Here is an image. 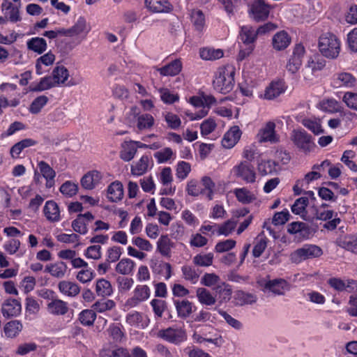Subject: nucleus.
<instances>
[{
    "label": "nucleus",
    "instance_id": "1",
    "mask_svg": "<svg viewBox=\"0 0 357 357\" xmlns=\"http://www.w3.org/2000/svg\"><path fill=\"white\" fill-rule=\"evenodd\" d=\"M235 70L232 66H225L218 68L213 82L214 89L222 94L232 91L234 86Z\"/></svg>",
    "mask_w": 357,
    "mask_h": 357
},
{
    "label": "nucleus",
    "instance_id": "2",
    "mask_svg": "<svg viewBox=\"0 0 357 357\" xmlns=\"http://www.w3.org/2000/svg\"><path fill=\"white\" fill-rule=\"evenodd\" d=\"M318 47L324 56L335 59L340 54V42L335 35L327 32L319 37Z\"/></svg>",
    "mask_w": 357,
    "mask_h": 357
},
{
    "label": "nucleus",
    "instance_id": "3",
    "mask_svg": "<svg viewBox=\"0 0 357 357\" xmlns=\"http://www.w3.org/2000/svg\"><path fill=\"white\" fill-rule=\"evenodd\" d=\"M322 254L323 251L319 246L305 244L291 253L290 260L292 263L299 264L307 259L319 257Z\"/></svg>",
    "mask_w": 357,
    "mask_h": 357
},
{
    "label": "nucleus",
    "instance_id": "4",
    "mask_svg": "<svg viewBox=\"0 0 357 357\" xmlns=\"http://www.w3.org/2000/svg\"><path fill=\"white\" fill-rule=\"evenodd\" d=\"M232 172L236 178L245 183H253L256 181L257 174L255 167L248 161H241L235 165L232 169Z\"/></svg>",
    "mask_w": 357,
    "mask_h": 357
},
{
    "label": "nucleus",
    "instance_id": "5",
    "mask_svg": "<svg viewBox=\"0 0 357 357\" xmlns=\"http://www.w3.org/2000/svg\"><path fill=\"white\" fill-rule=\"evenodd\" d=\"M158 337L169 343L179 344L186 340V333L185 330L181 327H169L160 330Z\"/></svg>",
    "mask_w": 357,
    "mask_h": 357
},
{
    "label": "nucleus",
    "instance_id": "6",
    "mask_svg": "<svg viewBox=\"0 0 357 357\" xmlns=\"http://www.w3.org/2000/svg\"><path fill=\"white\" fill-rule=\"evenodd\" d=\"M291 139L297 148L305 153L310 152L314 146L311 135L304 130H294L291 134Z\"/></svg>",
    "mask_w": 357,
    "mask_h": 357
},
{
    "label": "nucleus",
    "instance_id": "7",
    "mask_svg": "<svg viewBox=\"0 0 357 357\" xmlns=\"http://www.w3.org/2000/svg\"><path fill=\"white\" fill-rule=\"evenodd\" d=\"M259 142L276 144L280 142V136L275 132V123L268 121L259 130L257 135Z\"/></svg>",
    "mask_w": 357,
    "mask_h": 357
},
{
    "label": "nucleus",
    "instance_id": "8",
    "mask_svg": "<svg viewBox=\"0 0 357 357\" xmlns=\"http://www.w3.org/2000/svg\"><path fill=\"white\" fill-rule=\"evenodd\" d=\"M328 285L334 290L342 292L354 293L357 291V281L353 279L343 280L340 278H331L327 281Z\"/></svg>",
    "mask_w": 357,
    "mask_h": 357
},
{
    "label": "nucleus",
    "instance_id": "9",
    "mask_svg": "<svg viewBox=\"0 0 357 357\" xmlns=\"http://www.w3.org/2000/svg\"><path fill=\"white\" fill-rule=\"evenodd\" d=\"M20 0H3L1 9L6 18L11 22H17L21 20L20 8Z\"/></svg>",
    "mask_w": 357,
    "mask_h": 357
},
{
    "label": "nucleus",
    "instance_id": "10",
    "mask_svg": "<svg viewBox=\"0 0 357 357\" xmlns=\"http://www.w3.org/2000/svg\"><path fill=\"white\" fill-rule=\"evenodd\" d=\"M270 13V6L264 0H255L249 10L250 17L256 22L266 20Z\"/></svg>",
    "mask_w": 357,
    "mask_h": 357
},
{
    "label": "nucleus",
    "instance_id": "11",
    "mask_svg": "<svg viewBox=\"0 0 357 357\" xmlns=\"http://www.w3.org/2000/svg\"><path fill=\"white\" fill-rule=\"evenodd\" d=\"M151 291L147 285H137L133 291V295L126 302V306L134 307L150 296Z\"/></svg>",
    "mask_w": 357,
    "mask_h": 357
},
{
    "label": "nucleus",
    "instance_id": "12",
    "mask_svg": "<svg viewBox=\"0 0 357 357\" xmlns=\"http://www.w3.org/2000/svg\"><path fill=\"white\" fill-rule=\"evenodd\" d=\"M305 53V48L301 44L296 45L293 54L289 59L286 68L291 74L298 72L302 65V58Z\"/></svg>",
    "mask_w": 357,
    "mask_h": 357
},
{
    "label": "nucleus",
    "instance_id": "13",
    "mask_svg": "<svg viewBox=\"0 0 357 357\" xmlns=\"http://www.w3.org/2000/svg\"><path fill=\"white\" fill-rule=\"evenodd\" d=\"M261 285L264 287V291H268L275 295H284L285 291L289 289L288 282L282 278L265 281Z\"/></svg>",
    "mask_w": 357,
    "mask_h": 357
},
{
    "label": "nucleus",
    "instance_id": "14",
    "mask_svg": "<svg viewBox=\"0 0 357 357\" xmlns=\"http://www.w3.org/2000/svg\"><path fill=\"white\" fill-rule=\"evenodd\" d=\"M144 3L151 12L155 13H169L173 10L169 0H144Z\"/></svg>",
    "mask_w": 357,
    "mask_h": 357
},
{
    "label": "nucleus",
    "instance_id": "15",
    "mask_svg": "<svg viewBox=\"0 0 357 357\" xmlns=\"http://www.w3.org/2000/svg\"><path fill=\"white\" fill-rule=\"evenodd\" d=\"M174 305L178 317L183 319L188 318L196 308L194 304L188 299L174 300Z\"/></svg>",
    "mask_w": 357,
    "mask_h": 357
},
{
    "label": "nucleus",
    "instance_id": "16",
    "mask_svg": "<svg viewBox=\"0 0 357 357\" xmlns=\"http://www.w3.org/2000/svg\"><path fill=\"white\" fill-rule=\"evenodd\" d=\"M287 89L285 82L282 80L273 81L266 88L264 97L267 100H273L284 93Z\"/></svg>",
    "mask_w": 357,
    "mask_h": 357
},
{
    "label": "nucleus",
    "instance_id": "17",
    "mask_svg": "<svg viewBox=\"0 0 357 357\" xmlns=\"http://www.w3.org/2000/svg\"><path fill=\"white\" fill-rule=\"evenodd\" d=\"M337 246L357 255V234L345 235L337 238Z\"/></svg>",
    "mask_w": 357,
    "mask_h": 357
},
{
    "label": "nucleus",
    "instance_id": "18",
    "mask_svg": "<svg viewBox=\"0 0 357 357\" xmlns=\"http://www.w3.org/2000/svg\"><path fill=\"white\" fill-rule=\"evenodd\" d=\"M21 304L16 299H8L2 305L1 311L6 317H16L21 312Z\"/></svg>",
    "mask_w": 357,
    "mask_h": 357
},
{
    "label": "nucleus",
    "instance_id": "19",
    "mask_svg": "<svg viewBox=\"0 0 357 357\" xmlns=\"http://www.w3.org/2000/svg\"><path fill=\"white\" fill-rule=\"evenodd\" d=\"M93 220L94 216L90 212L79 214L77 218L72 222V227L75 231L80 234H86L88 229L84 225V221H93Z\"/></svg>",
    "mask_w": 357,
    "mask_h": 357
},
{
    "label": "nucleus",
    "instance_id": "20",
    "mask_svg": "<svg viewBox=\"0 0 357 357\" xmlns=\"http://www.w3.org/2000/svg\"><path fill=\"white\" fill-rule=\"evenodd\" d=\"M101 178L102 176L99 172L91 171L82 176L81 185L84 189L92 190L99 184Z\"/></svg>",
    "mask_w": 357,
    "mask_h": 357
},
{
    "label": "nucleus",
    "instance_id": "21",
    "mask_svg": "<svg viewBox=\"0 0 357 357\" xmlns=\"http://www.w3.org/2000/svg\"><path fill=\"white\" fill-rule=\"evenodd\" d=\"M150 266L153 273L164 276L165 280L172 276V266L167 262L151 260Z\"/></svg>",
    "mask_w": 357,
    "mask_h": 357
},
{
    "label": "nucleus",
    "instance_id": "22",
    "mask_svg": "<svg viewBox=\"0 0 357 357\" xmlns=\"http://www.w3.org/2000/svg\"><path fill=\"white\" fill-rule=\"evenodd\" d=\"M241 132L238 126H233L224 135L222 146L227 149L232 148L239 140Z\"/></svg>",
    "mask_w": 357,
    "mask_h": 357
},
{
    "label": "nucleus",
    "instance_id": "23",
    "mask_svg": "<svg viewBox=\"0 0 357 357\" xmlns=\"http://www.w3.org/2000/svg\"><path fill=\"white\" fill-rule=\"evenodd\" d=\"M38 165L42 176L46 180V188H52L55 183L56 172L45 161H40Z\"/></svg>",
    "mask_w": 357,
    "mask_h": 357
},
{
    "label": "nucleus",
    "instance_id": "24",
    "mask_svg": "<svg viewBox=\"0 0 357 357\" xmlns=\"http://www.w3.org/2000/svg\"><path fill=\"white\" fill-rule=\"evenodd\" d=\"M257 29H255L250 25L241 26L240 32V38L245 45H254L258 36Z\"/></svg>",
    "mask_w": 357,
    "mask_h": 357
},
{
    "label": "nucleus",
    "instance_id": "25",
    "mask_svg": "<svg viewBox=\"0 0 357 357\" xmlns=\"http://www.w3.org/2000/svg\"><path fill=\"white\" fill-rule=\"evenodd\" d=\"M47 309L49 313L59 316L68 312V306L66 302L55 298L47 305Z\"/></svg>",
    "mask_w": 357,
    "mask_h": 357
},
{
    "label": "nucleus",
    "instance_id": "26",
    "mask_svg": "<svg viewBox=\"0 0 357 357\" xmlns=\"http://www.w3.org/2000/svg\"><path fill=\"white\" fill-rule=\"evenodd\" d=\"M58 288L59 291L69 297H75L80 292V287L75 282L62 280L59 282Z\"/></svg>",
    "mask_w": 357,
    "mask_h": 357
},
{
    "label": "nucleus",
    "instance_id": "27",
    "mask_svg": "<svg viewBox=\"0 0 357 357\" xmlns=\"http://www.w3.org/2000/svg\"><path fill=\"white\" fill-rule=\"evenodd\" d=\"M181 69L182 63L179 59H175L162 68H156L162 76H175L181 71Z\"/></svg>",
    "mask_w": 357,
    "mask_h": 357
},
{
    "label": "nucleus",
    "instance_id": "28",
    "mask_svg": "<svg viewBox=\"0 0 357 357\" xmlns=\"http://www.w3.org/2000/svg\"><path fill=\"white\" fill-rule=\"evenodd\" d=\"M47 219L51 222H57L60 220V211L57 204L52 200L47 201L43 208Z\"/></svg>",
    "mask_w": 357,
    "mask_h": 357
},
{
    "label": "nucleus",
    "instance_id": "29",
    "mask_svg": "<svg viewBox=\"0 0 357 357\" xmlns=\"http://www.w3.org/2000/svg\"><path fill=\"white\" fill-rule=\"evenodd\" d=\"M67 265L63 261L50 264L45 266V271L50 273L52 277L62 278L67 271Z\"/></svg>",
    "mask_w": 357,
    "mask_h": 357
},
{
    "label": "nucleus",
    "instance_id": "30",
    "mask_svg": "<svg viewBox=\"0 0 357 357\" xmlns=\"http://www.w3.org/2000/svg\"><path fill=\"white\" fill-rule=\"evenodd\" d=\"M123 197V185L119 181L112 183L107 188V198L113 202L121 200Z\"/></svg>",
    "mask_w": 357,
    "mask_h": 357
},
{
    "label": "nucleus",
    "instance_id": "31",
    "mask_svg": "<svg viewBox=\"0 0 357 357\" xmlns=\"http://www.w3.org/2000/svg\"><path fill=\"white\" fill-rule=\"evenodd\" d=\"M196 296L199 303L203 305L211 306L217 301L215 296H213L208 289L204 287L197 289Z\"/></svg>",
    "mask_w": 357,
    "mask_h": 357
},
{
    "label": "nucleus",
    "instance_id": "32",
    "mask_svg": "<svg viewBox=\"0 0 357 357\" xmlns=\"http://www.w3.org/2000/svg\"><path fill=\"white\" fill-rule=\"evenodd\" d=\"M291 41L287 32L282 31L274 35L272 40L273 47L276 50H282L288 47Z\"/></svg>",
    "mask_w": 357,
    "mask_h": 357
},
{
    "label": "nucleus",
    "instance_id": "33",
    "mask_svg": "<svg viewBox=\"0 0 357 357\" xmlns=\"http://www.w3.org/2000/svg\"><path fill=\"white\" fill-rule=\"evenodd\" d=\"M149 157L143 155L137 162H134L131 166V174L134 176H142L145 174L149 168Z\"/></svg>",
    "mask_w": 357,
    "mask_h": 357
},
{
    "label": "nucleus",
    "instance_id": "34",
    "mask_svg": "<svg viewBox=\"0 0 357 357\" xmlns=\"http://www.w3.org/2000/svg\"><path fill=\"white\" fill-rule=\"evenodd\" d=\"M234 299L237 305L243 306L255 303L257 296L255 294L240 290L236 292Z\"/></svg>",
    "mask_w": 357,
    "mask_h": 357
},
{
    "label": "nucleus",
    "instance_id": "35",
    "mask_svg": "<svg viewBox=\"0 0 357 357\" xmlns=\"http://www.w3.org/2000/svg\"><path fill=\"white\" fill-rule=\"evenodd\" d=\"M38 144V142L31 139L26 138L22 139L17 143L15 144L10 149V155L12 158H17L21 152L26 148H29L35 146Z\"/></svg>",
    "mask_w": 357,
    "mask_h": 357
},
{
    "label": "nucleus",
    "instance_id": "36",
    "mask_svg": "<svg viewBox=\"0 0 357 357\" xmlns=\"http://www.w3.org/2000/svg\"><path fill=\"white\" fill-rule=\"evenodd\" d=\"M335 83L340 87L351 88L356 85V77L349 73H340L336 74Z\"/></svg>",
    "mask_w": 357,
    "mask_h": 357
},
{
    "label": "nucleus",
    "instance_id": "37",
    "mask_svg": "<svg viewBox=\"0 0 357 357\" xmlns=\"http://www.w3.org/2000/svg\"><path fill=\"white\" fill-rule=\"evenodd\" d=\"M22 328V324L20 321H10L6 323L3 327L5 336L8 338H14L20 334Z\"/></svg>",
    "mask_w": 357,
    "mask_h": 357
},
{
    "label": "nucleus",
    "instance_id": "38",
    "mask_svg": "<svg viewBox=\"0 0 357 357\" xmlns=\"http://www.w3.org/2000/svg\"><path fill=\"white\" fill-rule=\"evenodd\" d=\"M27 48L39 54L47 50V43L43 38L35 37L29 40L26 43Z\"/></svg>",
    "mask_w": 357,
    "mask_h": 357
},
{
    "label": "nucleus",
    "instance_id": "39",
    "mask_svg": "<svg viewBox=\"0 0 357 357\" xmlns=\"http://www.w3.org/2000/svg\"><path fill=\"white\" fill-rule=\"evenodd\" d=\"M96 293L101 297L110 296L113 293L110 282L104 278L98 280L96 284Z\"/></svg>",
    "mask_w": 357,
    "mask_h": 357
},
{
    "label": "nucleus",
    "instance_id": "40",
    "mask_svg": "<svg viewBox=\"0 0 357 357\" xmlns=\"http://www.w3.org/2000/svg\"><path fill=\"white\" fill-rule=\"evenodd\" d=\"M215 291L218 295L216 299L220 304L227 303L231 299L232 291L228 284L222 283V285H218Z\"/></svg>",
    "mask_w": 357,
    "mask_h": 357
},
{
    "label": "nucleus",
    "instance_id": "41",
    "mask_svg": "<svg viewBox=\"0 0 357 357\" xmlns=\"http://www.w3.org/2000/svg\"><path fill=\"white\" fill-rule=\"evenodd\" d=\"M234 194L237 200L244 204H250L256 199L255 195L245 188L235 189Z\"/></svg>",
    "mask_w": 357,
    "mask_h": 357
},
{
    "label": "nucleus",
    "instance_id": "42",
    "mask_svg": "<svg viewBox=\"0 0 357 357\" xmlns=\"http://www.w3.org/2000/svg\"><path fill=\"white\" fill-rule=\"evenodd\" d=\"M172 243L167 236H161L157 242V250L164 257H169Z\"/></svg>",
    "mask_w": 357,
    "mask_h": 357
},
{
    "label": "nucleus",
    "instance_id": "43",
    "mask_svg": "<svg viewBox=\"0 0 357 357\" xmlns=\"http://www.w3.org/2000/svg\"><path fill=\"white\" fill-rule=\"evenodd\" d=\"M135 266V262L130 259L123 258L116 264L115 270L121 275L130 274Z\"/></svg>",
    "mask_w": 357,
    "mask_h": 357
},
{
    "label": "nucleus",
    "instance_id": "44",
    "mask_svg": "<svg viewBox=\"0 0 357 357\" xmlns=\"http://www.w3.org/2000/svg\"><path fill=\"white\" fill-rule=\"evenodd\" d=\"M52 74V77L56 85L64 84L69 77L68 69L63 66L55 67Z\"/></svg>",
    "mask_w": 357,
    "mask_h": 357
},
{
    "label": "nucleus",
    "instance_id": "45",
    "mask_svg": "<svg viewBox=\"0 0 357 357\" xmlns=\"http://www.w3.org/2000/svg\"><path fill=\"white\" fill-rule=\"evenodd\" d=\"M137 153V146L133 142H127L123 146L120 158L126 162L130 161Z\"/></svg>",
    "mask_w": 357,
    "mask_h": 357
},
{
    "label": "nucleus",
    "instance_id": "46",
    "mask_svg": "<svg viewBox=\"0 0 357 357\" xmlns=\"http://www.w3.org/2000/svg\"><path fill=\"white\" fill-rule=\"evenodd\" d=\"M200 56L204 60H215L222 58L224 55L220 49L203 48L200 50Z\"/></svg>",
    "mask_w": 357,
    "mask_h": 357
},
{
    "label": "nucleus",
    "instance_id": "47",
    "mask_svg": "<svg viewBox=\"0 0 357 357\" xmlns=\"http://www.w3.org/2000/svg\"><path fill=\"white\" fill-rule=\"evenodd\" d=\"M308 205V197H302L297 199L291 206V211L296 215L306 214V207Z\"/></svg>",
    "mask_w": 357,
    "mask_h": 357
},
{
    "label": "nucleus",
    "instance_id": "48",
    "mask_svg": "<svg viewBox=\"0 0 357 357\" xmlns=\"http://www.w3.org/2000/svg\"><path fill=\"white\" fill-rule=\"evenodd\" d=\"M54 60L55 55L52 52H49L47 54L39 57L37 59L36 64L37 73L39 75L42 73L41 64L48 66L52 65L54 63Z\"/></svg>",
    "mask_w": 357,
    "mask_h": 357
},
{
    "label": "nucleus",
    "instance_id": "49",
    "mask_svg": "<svg viewBox=\"0 0 357 357\" xmlns=\"http://www.w3.org/2000/svg\"><path fill=\"white\" fill-rule=\"evenodd\" d=\"M116 304L113 300L107 299H102L96 301L92 306L94 312L96 311L98 312H104L107 310H110L115 307Z\"/></svg>",
    "mask_w": 357,
    "mask_h": 357
},
{
    "label": "nucleus",
    "instance_id": "50",
    "mask_svg": "<svg viewBox=\"0 0 357 357\" xmlns=\"http://www.w3.org/2000/svg\"><path fill=\"white\" fill-rule=\"evenodd\" d=\"M96 319V314L93 310H84L79 315V320L84 326H92Z\"/></svg>",
    "mask_w": 357,
    "mask_h": 357
},
{
    "label": "nucleus",
    "instance_id": "51",
    "mask_svg": "<svg viewBox=\"0 0 357 357\" xmlns=\"http://www.w3.org/2000/svg\"><path fill=\"white\" fill-rule=\"evenodd\" d=\"M56 84L52 76H46L40 79L35 86L32 88L33 91H42L56 86Z\"/></svg>",
    "mask_w": 357,
    "mask_h": 357
},
{
    "label": "nucleus",
    "instance_id": "52",
    "mask_svg": "<svg viewBox=\"0 0 357 357\" xmlns=\"http://www.w3.org/2000/svg\"><path fill=\"white\" fill-rule=\"evenodd\" d=\"M191 20L195 29L202 31L205 24L204 13L200 10H195L191 13Z\"/></svg>",
    "mask_w": 357,
    "mask_h": 357
},
{
    "label": "nucleus",
    "instance_id": "53",
    "mask_svg": "<svg viewBox=\"0 0 357 357\" xmlns=\"http://www.w3.org/2000/svg\"><path fill=\"white\" fill-rule=\"evenodd\" d=\"M236 226V222L233 220H228L222 225H218V235L228 236L234 230Z\"/></svg>",
    "mask_w": 357,
    "mask_h": 357
},
{
    "label": "nucleus",
    "instance_id": "54",
    "mask_svg": "<svg viewBox=\"0 0 357 357\" xmlns=\"http://www.w3.org/2000/svg\"><path fill=\"white\" fill-rule=\"evenodd\" d=\"M86 29V22L83 17L78 19L77 22L70 29H68L69 37L78 36Z\"/></svg>",
    "mask_w": 357,
    "mask_h": 357
},
{
    "label": "nucleus",
    "instance_id": "55",
    "mask_svg": "<svg viewBox=\"0 0 357 357\" xmlns=\"http://www.w3.org/2000/svg\"><path fill=\"white\" fill-rule=\"evenodd\" d=\"M215 310L218 312L220 315H221L225 321L232 328H234L236 330H240L243 327L242 323L236 319L235 318L232 317L230 314H229L227 312L220 310L218 307L215 308Z\"/></svg>",
    "mask_w": 357,
    "mask_h": 357
},
{
    "label": "nucleus",
    "instance_id": "56",
    "mask_svg": "<svg viewBox=\"0 0 357 357\" xmlns=\"http://www.w3.org/2000/svg\"><path fill=\"white\" fill-rule=\"evenodd\" d=\"M154 124V119L149 114L140 115L137 119V128L139 130L151 128Z\"/></svg>",
    "mask_w": 357,
    "mask_h": 357
},
{
    "label": "nucleus",
    "instance_id": "57",
    "mask_svg": "<svg viewBox=\"0 0 357 357\" xmlns=\"http://www.w3.org/2000/svg\"><path fill=\"white\" fill-rule=\"evenodd\" d=\"M48 98L45 96H40L31 102L29 111L31 114H38L48 102Z\"/></svg>",
    "mask_w": 357,
    "mask_h": 357
},
{
    "label": "nucleus",
    "instance_id": "58",
    "mask_svg": "<svg viewBox=\"0 0 357 357\" xmlns=\"http://www.w3.org/2000/svg\"><path fill=\"white\" fill-rule=\"evenodd\" d=\"M59 190L63 195L71 197L77 192L78 186L76 183L67 181L61 185Z\"/></svg>",
    "mask_w": 357,
    "mask_h": 357
},
{
    "label": "nucleus",
    "instance_id": "59",
    "mask_svg": "<svg viewBox=\"0 0 357 357\" xmlns=\"http://www.w3.org/2000/svg\"><path fill=\"white\" fill-rule=\"evenodd\" d=\"M213 255L208 253L204 255H197L193 258L195 264L199 266H209L213 264Z\"/></svg>",
    "mask_w": 357,
    "mask_h": 357
},
{
    "label": "nucleus",
    "instance_id": "60",
    "mask_svg": "<svg viewBox=\"0 0 357 357\" xmlns=\"http://www.w3.org/2000/svg\"><path fill=\"white\" fill-rule=\"evenodd\" d=\"M174 155L172 149L166 147L160 151L154 153L153 156L158 163H165L167 162Z\"/></svg>",
    "mask_w": 357,
    "mask_h": 357
},
{
    "label": "nucleus",
    "instance_id": "61",
    "mask_svg": "<svg viewBox=\"0 0 357 357\" xmlns=\"http://www.w3.org/2000/svg\"><path fill=\"white\" fill-rule=\"evenodd\" d=\"M325 65L326 62L324 59H319V56L314 55L309 59L305 68L310 69L312 71H315L323 69Z\"/></svg>",
    "mask_w": 357,
    "mask_h": 357
},
{
    "label": "nucleus",
    "instance_id": "62",
    "mask_svg": "<svg viewBox=\"0 0 357 357\" xmlns=\"http://www.w3.org/2000/svg\"><path fill=\"white\" fill-rule=\"evenodd\" d=\"M308 231V226L306 223L302 222H293L287 227V231L291 234L300 233L303 234Z\"/></svg>",
    "mask_w": 357,
    "mask_h": 357
},
{
    "label": "nucleus",
    "instance_id": "63",
    "mask_svg": "<svg viewBox=\"0 0 357 357\" xmlns=\"http://www.w3.org/2000/svg\"><path fill=\"white\" fill-rule=\"evenodd\" d=\"M176 176L183 180L185 179L191 171L190 165L185 161H181L177 164L176 166Z\"/></svg>",
    "mask_w": 357,
    "mask_h": 357
},
{
    "label": "nucleus",
    "instance_id": "64",
    "mask_svg": "<svg viewBox=\"0 0 357 357\" xmlns=\"http://www.w3.org/2000/svg\"><path fill=\"white\" fill-rule=\"evenodd\" d=\"M342 100L349 108L357 112V93L346 92Z\"/></svg>",
    "mask_w": 357,
    "mask_h": 357
}]
</instances>
